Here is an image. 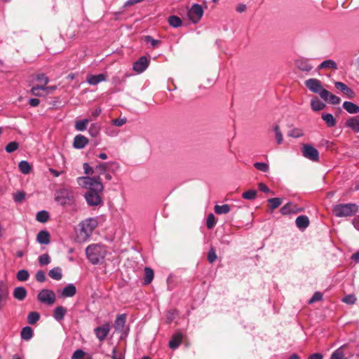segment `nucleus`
I'll list each match as a JSON object with an SVG mask.
<instances>
[{
	"label": "nucleus",
	"instance_id": "58836bf2",
	"mask_svg": "<svg viewBox=\"0 0 359 359\" xmlns=\"http://www.w3.org/2000/svg\"><path fill=\"white\" fill-rule=\"evenodd\" d=\"M346 348V346H341L339 348H337L336 351H334L330 359H345L344 358V349Z\"/></svg>",
	"mask_w": 359,
	"mask_h": 359
},
{
	"label": "nucleus",
	"instance_id": "bb28decb",
	"mask_svg": "<svg viewBox=\"0 0 359 359\" xmlns=\"http://www.w3.org/2000/svg\"><path fill=\"white\" fill-rule=\"evenodd\" d=\"M183 334L180 332L175 334L169 341V347L172 349L177 348L181 344Z\"/></svg>",
	"mask_w": 359,
	"mask_h": 359
},
{
	"label": "nucleus",
	"instance_id": "de8ad7c7",
	"mask_svg": "<svg viewBox=\"0 0 359 359\" xmlns=\"http://www.w3.org/2000/svg\"><path fill=\"white\" fill-rule=\"evenodd\" d=\"M41 90H45L44 85H36L33 86L30 90V93L34 96L41 97L42 93L40 92Z\"/></svg>",
	"mask_w": 359,
	"mask_h": 359
},
{
	"label": "nucleus",
	"instance_id": "f704fd0d",
	"mask_svg": "<svg viewBox=\"0 0 359 359\" xmlns=\"http://www.w3.org/2000/svg\"><path fill=\"white\" fill-rule=\"evenodd\" d=\"M168 22L169 25L174 28H177L180 27L182 24L181 18L177 15L170 16L168 19Z\"/></svg>",
	"mask_w": 359,
	"mask_h": 359
},
{
	"label": "nucleus",
	"instance_id": "cd10ccee",
	"mask_svg": "<svg viewBox=\"0 0 359 359\" xmlns=\"http://www.w3.org/2000/svg\"><path fill=\"white\" fill-rule=\"evenodd\" d=\"M343 107L349 114L359 113V106L352 102H344Z\"/></svg>",
	"mask_w": 359,
	"mask_h": 359
},
{
	"label": "nucleus",
	"instance_id": "e2e57ef3",
	"mask_svg": "<svg viewBox=\"0 0 359 359\" xmlns=\"http://www.w3.org/2000/svg\"><path fill=\"white\" fill-rule=\"evenodd\" d=\"M323 299V294L320 292H316L312 297L309 299V303L312 304Z\"/></svg>",
	"mask_w": 359,
	"mask_h": 359
},
{
	"label": "nucleus",
	"instance_id": "ddd939ff",
	"mask_svg": "<svg viewBox=\"0 0 359 359\" xmlns=\"http://www.w3.org/2000/svg\"><path fill=\"white\" fill-rule=\"evenodd\" d=\"M110 330V324L109 323H105L102 326L95 327L94 329V333L99 341H103L109 334Z\"/></svg>",
	"mask_w": 359,
	"mask_h": 359
},
{
	"label": "nucleus",
	"instance_id": "f8f14e48",
	"mask_svg": "<svg viewBox=\"0 0 359 359\" xmlns=\"http://www.w3.org/2000/svg\"><path fill=\"white\" fill-rule=\"evenodd\" d=\"M304 211L303 208L297 206L294 203L288 202L285 204L280 210L283 215H294Z\"/></svg>",
	"mask_w": 359,
	"mask_h": 359
},
{
	"label": "nucleus",
	"instance_id": "2eb2a0df",
	"mask_svg": "<svg viewBox=\"0 0 359 359\" xmlns=\"http://www.w3.org/2000/svg\"><path fill=\"white\" fill-rule=\"evenodd\" d=\"M305 86L313 93H318L320 96V92L324 88H322L321 82L317 79H309L305 81Z\"/></svg>",
	"mask_w": 359,
	"mask_h": 359
},
{
	"label": "nucleus",
	"instance_id": "69168bd1",
	"mask_svg": "<svg viewBox=\"0 0 359 359\" xmlns=\"http://www.w3.org/2000/svg\"><path fill=\"white\" fill-rule=\"evenodd\" d=\"M35 278L38 282L43 283L46 280L45 273L41 270L38 271L36 273Z\"/></svg>",
	"mask_w": 359,
	"mask_h": 359
},
{
	"label": "nucleus",
	"instance_id": "0eeeda50",
	"mask_svg": "<svg viewBox=\"0 0 359 359\" xmlns=\"http://www.w3.org/2000/svg\"><path fill=\"white\" fill-rule=\"evenodd\" d=\"M55 294L53 291L48 289L41 290L37 294V299L43 304L52 305L55 302Z\"/></svg>",
	"mask_w": 359,
	"mask_h": 359
},
{
	"label": "nucleus",
	"instance_id": "37998d69",
	"mask_svg": "<svg viewBox=\"0 0 359 359\" xmlns=\"http://www.w3.org/2000/svg\"><path fill=\"white\" fill-rule=\"evenodd\" d=\"M19 170L23 174H28L31 170V165L27 161H21L18 165Z\"/></svg>",
	"mask_w": 359,
	"mask_h": 359
},
{
	"label": "nucleus",
	"instance_id": "1a4fd4ad",
	"mask_svg": "<svg viewBox=\"0 0 359 359\" xmlns=\"http://www.w3.org/2000/svg\"><path fill=\"white\" fill-rule=\"evenodd\" d=\"M9 286L6 281L0 280V311L7 304L9 299Z\"/></svg>",
	"mask_w": 359,
	"mask_h": 359
},
{
	"label": "nucleus",
	"instance_id": "6e6552de",
	"mask_svg": "<svg viewBox=\"0 0 359 359\" xmlns=\"http://www.w3.org/2000/svg\"><path fill=\"white\" fill-rule=\"evenodd\" d=\"M302 151L303 156L306 158L313 162H318L319 161V152L313 146L309 144H304L302 146Z\"/></svg>",
	"mask_w": 359,
	"mask_h": 359
},
{
	"label": "nucleus",
	"instance_id": "c9c22d12",
	"mask_svg": "<svg viewBox=\"0 0 359 359\" xmlns=\"http://www.w3.org/2000/svg\"><path fill=\"white\" fill-rule=\"evenodd\" d=\"M144 283L145 285L149 284L154 279V271L149 268V267H145L144 268Z\"/></svg>",
	"mask_w": 359,
	"mask_h": 359
},
{
	"label": "nucleus",
	"instance_id": "09e8293b",
	"mask_svg": "<svg viewBox=\"0 0 359 359\" xmlns=\"http://www.w3.org/2000/svg\"><path fill=\"white\" fill-rule=\"evenodd\" d=\"M273 131L275 133V137H276L277 144H282L283 141V134L280 131V127L278 125H276L273 127Z\"/></svg>",
	"mask_w": 359,
	"mask_h": 359
},
{
	"label": "nucleus",
	"instance_id": "338daca9",
	"mask_svg": "<svg viewBox=\"0 0 359 359\" xmlns=\"http://www.w3.org/2000/svg\"><path fill=\"white\" fill-rule=\"evenodd\" d=\"M356 301L354 295H348L343 299V302L349 304H353Z\"/></svg>",
	"mask_w": 359,
	"mask_h": 359
},
{
	"label": "nucleus",
	"instance_id": "a19ab883",
	"mask_svg": "<svg viewBox=\"0 0 359 359\" xmlns=\"http://www.w3.org/2000/svg\"><path fill=\"white\" fill-rule=\"evenodd\" d=\"M49 217V213L46 210H41L37 212L36 219L39 222L45 223L48 220Z\"/></svg>",
	"mask_w": 359,
	"mask_h": 359
},
{
	"label": "nucleus",
	"instance_id": "5fc2aeb1",
	"mask_svg": "<svg viewBox=\"0 0 359 359\" xmlns=\"http://www.w3.org/2000/svg\"><path fill=\"white\" fill-rule=\"evenodd\" d=\"M18 147H19L18 142H17L15 141H13V142H9L6 146L5 150L8 153H12V152L15 151V150H17L18 149Z\"/></svg>",
	"mask_w": 359,
	"mask_h": 359
},
{
	"label": "nucleus",
	"instance_id": "f257e3e1",
	"mask_svg": "<svg viewBox=\"0 0 359 359\" xmlns=\"http://www.w3.org/2000/svg\"><path fill=\"white\" fill-rule=\"evenodd\" d=\"M85 252L88 260L92 264L97 265L104 262L107 254V248L100 243H94L89 245Z\"/></svg>",
	"mask_w": 359,
	"mask_h": 359
},
{
	"label": "nucleus",
	"instance_id": "a18cd8bd",
	"mask_svg": "<svg viewBox=\"0 0 359 359\" xmlns=\"http://www.w3.org/2000/svg\"><path fill=\"white\" fill-rule=\"evenodd\" d=\"M268 202L270 204L271 210H275L278 208L283 203V199L280 198H272L268 199Z\"/></svg>",
	"mask_w": 359,
	"mask_h": 359
},
{
	"label": "nucleus",
	"instance_id": "4c0bfd02",
	"mask_svg": "<svg viewBox=\"0 0 359 359\" xmlns=\"http://www.w3.org/2000/svg\"><path fill=\"white\" fill-rule=\"evenodd\" d=\"M88 123V118L76 121L75 123V129L78 131H84L86 130Z\"/></svg>",
	"mask_w": 359,
	"mask_h": 359
},
{
	"label": "nucleus",
	"instance_id": "680f3d73",
	"mask_svg": "<svg viewBox=\"0 0 359 359\" xmlns=\"http://www.w3.org/2000/svg\"><path fill=\"white\" fill-rule=\"evenodd\" d=\"M36 81L41 83V85L46 86L49 82V79L44 74H39L36 76Z\"/></svg>",
	"mask_w": 359,
	"mask_h": 359
},
{
	"label": "nucleus",
	"instance_id": "79ce46f5",
	"mask_svg": "<svg viewBox=\"0 0 359 359\" xmlns=\"http://www.w3.org/2000/svg\"><path fill=\"white\" fill-rule=\"evenodd\" d=\"M100 126L94 123L90 124V128L88 129V133L91 137H95L100 134Z\"/></svg>",
	"mask_w": 359,
	"mask_h": 359
},
{
	"label": "nucleus",
	"instance_id": "39448f33",
	"mask_svg": "<svg viewBox=\"0 0 359 359\" xmlns=\"http://www.w3.org/2000/svg\"><path fill=\"white\" fill-rule=\"evenodd\" d=\"M358 210L355 203H341L332 208L333 214L337 217H350L354 215Z\"/></svg>",
	"mask_w": 359,
	"mask_h": 359
},
{
	"label": "nucleus",
	"instance_id": "9b49d317",
	"mask_svg": "<svg viewBox=\"0 0 359 359\" xmlns=\"http://www.w3.org/2000/svg\"><path fill=\"white\" fill-rule=\"evenodd\" d=\"M102 192H93L87 191L84 194V198L89 206H97L103 203L100 194Z\"/></svg>",
	"mask_w": 359,
	"mask_h": 359
},
{
	"label": "nucleus",
	"instance_id": "774afa93",
	"mask_svg": "<svg viewBox=\"0 0 359 359\" xmlns=\"http://www.w3.org/2000/svg\"><path fill=\"white\" fill-rule=\"evenodd\" d=\"M112 123L114 126L121 127L126 123V118H116L112 121Z\"/></svg>",
	"mask_w": 359,
	"mask_h": 359
},
{
	"label": "nucleus",
	"instance_id": "dca6fc26",
	"mask_svg": "<svg viewBox=\"0 0 359 359\" xmlns=\"http://www.w3.org/2000/svg\"><path fill=\"white\" fill-rule=\"evenodd\" d=\"M110 165L114 168V170L119 168V165L116 162L100 163L95 168V172L97 173V176L100 177L101 175L105 174L110 170Z\"/></svg>",
	"mask_w": 359,
	"mask_h": 359
},
{
	"label": "nucleus",
	"instance_id": "c85d7f7f",
	"mask_svg": "<svg viewBox=\"0 0 359 359\" xmlns=\"http://www.w3.org/2000/svg\"><path fill=\"white\" fill-rule=\"evenodd\" d=\"M27 290L24 287L20 286L14 289L13 297L15 299L19 301H22L27 296Z\"/></svg>",
	"mask_w": 359,
	"mask_h": 359
},
{
	"label": "nucleus",
	"instance_id": "7c9ffc66",
	"mask_svg": "<svg viewBox=\"0 0 359 359\" xmlns=\"http://www.w3.org/2000/svg\"><path fill=\"white\" fill-rule=\"evenodd\" d=\"M311 109L315 111L323 110L325 107V104L320 101L318 97H315L311 101Z\"/></svg>",
	"mask_w": 359,
	"mask_h": 359
},
{
	"label": "nucleus",
	"instance_id": "603ef678",
	"mask_svg": "<svg viewBox=\"0 0 359 359\" xmlns=\"http://www.w3.org/2000/svg\"><path fill=\"white\" fill-rule=\"evenodd\" d=\"M254 167L264 172H267L269 170V165L264 162H256L254 163Z\"/></svg>",
	"mask_w": 359,
	"mask_h": 359
},
{
	"label": "nucleus",
	"instance_id": "4d7b16f0",
	"mask_svg": "<svg viewBox=\"0 0 359 359\" xmlns=\"http://www.w3.org/2000/svg\"><path fill=\"white\" fill-rule=\"evenodd\" d=\"M217 255L216 254L215 250L213 248H212L208 253V261L210 263H213L217 260Z\"/></svg>",
	"mask_w": 359,
	"mask_h": 359
},
{
	"label": "nucleus",
	"instance_id": "8fccbe9b",
	"mask_svg": "<svg viewBox=\"0 0 359 359\" xmlns=\"http://www.w3.org/2000/svg\"><path fill=\"white\" fill-rule=\"evenodd\" d=\"M257 191L255 189H250L242 194V197L246 200H254L257 196Z\"/></svg>",
	"mask_w": 359,
	"mask_h": 359
},
{
	"label": "nucleus",
	"instance_id": "5701e85b",
	"mask_svg": "<svg viewBox=\"0 0 359 359\" xmlns=\"http://www.w3.org/2000/svg\"><path fill=\"white\" fill-rule=\"evenodd\" d=\"M296 226L300 229V230H304L306 229L310 224V221L309 217L306 215H300L298 216L295 220Z\"/></svg>",
	"mask_w": 359,
	"mask_h": 359
},
{
	"label": "nucleus",
	"instance_id": "c756f323",
	"mask_svg": "<svg viewBox=\"0 0 359 359\" xmlns=\"http://www.w3.org/2000/svg\"><path fill=\"white\" fill-rule=\"evenodd\" d=\"M321 118L325 122L327 126L329 128H332L336 126V119L331 114L323 113L321 114Z\"/></svg>",
	"mask_w": 359,
	"mask_h": 359
},
{
	"label": "nucleus",
	"instance_id": "a878e982",
	"mask_svg": "<svg viewBox=\"0 0 359 359\" xmlns=\"http://www.w3.org/2000/svg\"><path fill=\"white\" fill-rule=\"evenodd\" d=\"M345 126L351 128L354 132L359 133V116L348 119L345 123Z\"/></svg>",
	"mask_w": 359,
	"mask_h": 359
},
{
	"label": "nucleus",
	"instance_id": "423d86ee",
	"mask_svg": "<svg viewBox=\"0 0 359 359\" xmlns=\"http://www.w3.org/2000/svg\"><path fill=\"white\" fill-rule=\"evenodd\" d=\"M126 318L127 315L126 313H122L118 315L114 320V330L116 332L120 334L121 339L126 338L130 332L129 326L126 325Z\"/></svg>",
	"mask_w": 359,
	"mask_h": 359
},
{
	"label": "nucleus",
	"instance_id": "f3484780",
	"mask_svg": "<svg viewBox=\"0 0 359 359\" xmlns=\"http://www.w3.org/2000/svg\"><path fill=\"white\" fill-rule=\"evenodd\" d=\"M320 97L332 104H338L341 102L340 97L332 94L326 89H323V90L320 92Z\"/></svg>",
	"mask_w": 359,
	"mask_h": 359
},
{
	"label": "nucleus",
	"instance_id": "9d476101",
	"mask_svg": "<svg viewBox=\"0 0 359 359\" xmlns=\"http://www.w3.org/2000/svg\"><path fill=\"white\" fill-rule=\"evenodd\" d=\"M203 13V7L198 4H194L188 11V16L191 22L196 24L200 21Z\"/></svg>",
	"mask_w": 359,
	"mask_h": 359
},
{
	"label": "nucleus",
	"instance_id": "052dcab7",
	"mask_svg": "<svg viewBox=\"0 0 359 359\" xmlns=\"http://www.w3.org/2000/svg\"><path fill=\"white\" fill-rule=\"evenodd\" d=\"M83 169L87 176L92 175L95 172V168H93L88 163L83 164Z\"/></svg>",
	"mask_w": 359,
	"mask_h": 359
},
{
	"label": "nucleus",
	"instance_id": "4be33fe9",
	"mask_svg": "<svg viewBox=\"0 0 359 359\" xmlns=\"http://www.w3.org/2000/svg\"><path fill=\"white\" fill-rule=\"evenodd\" d=\"M76 293V287L73 283H69L61 291L60 297L63 298L72 297Z\"/></svg>",
	"mask_w": 359,
	"mask_h": 359
},
{
	"label": "nucleus",
	"instance_id": "a211bd4d",
	"mask_svg": "<svg viewBox=\"0 0 359 359\" xmlns=\"http://www.w3.org/2000/svg\"><path fill=\"white\" fill-rule=\"evenodd\" d=\"M334 86L344 93L348 99H353L355 97L354 91L345 83L340 81H336L334 83Z\"/></svg>",
	"mask_w": 359,
	"mask_h": 359
},
{
	"label": "nucleus",
	"instance_id": "aec40b11",
	"mask_svg": "<svg viewBox=\"0 0 359 359\" xmlns=\"http://www.w3.org/2000/svg\"><path fill=\"white\" fill-rule=\"evenodd\" d=\"M107 76L104 74H99L97 75L88 74L86 76V82L91 85L95 86L102 81H106Z\"/></svg>",
	"mask_w": 359,
	"mask_h": 359
},
{
	"label": "nucleus",
	"instance_id": "412c9836",
	"mask_svg": "<svg viewBox=\"0 0 359 359\" xmlns=\"http://www.w3.org/2000/svg\"><path fill=\"white\" fill-rule=\"evenodd\" d=\"M294 64L297 68L303 72H308L313 69V66L309 63V60L305 58L296 60Z\"/></svg>",
	"mask_w": 359,
	"mask_h": 359
},
{
	"label": "nucleus",
	"instance_id": "e433bc0d",
	"mask_svg": "<svg viewBox=\"0 0 359 359\" xmlns=\"http://www.w3.org/2000/svg\"><path fill=\"white\" fill-rule=\"evenodd\" d=\"M214 210L217 215H222L229 213L231 209L228 204H224L222 205H216Z\"/></svg>",
	"mask_w": 359,
	"mask_h": 359
},
{
	"label": "nucleus",
	"instance_id": "6ab92c4d",
	"mask_svg": "<svg viewBox=\"0 0 359 359\" xmlns=\"http://www.w3.org/2000/svg\"><path fill=\"white\" fill-rule=\"evenodd\" d=\"M88 139L81 134L76 135L74 138L73 147L75 149H83L88 144Z\"/></svg>",
	"mask_w": 359,
	"mask_h": 359
},
{
	"label": "nucleus",
	"instance_id": "6e6d98bb",
	"mask_svg": "<svg viewBox=\"0 0 359 359\" xmlns=\"http://www.w3.org/2000/svg\"><path fill=\"white\" fill-rule=\"evenodd\" d=\"M50 262V257L48 254H43L39 257V263L41 266L48 265Z\"/></svg>",
	"mask_w": 359,
	"mask_h": 359
},
{
	"label": "nucleus",
	"instance_id": "13d9d810",
	"mask_svg": "<svg viewBox=\"0 0 359 359\" xmlns=\"http://www.w3.org/2000/svg\"><path fill=\"white\" fill-rule=\"evenodd\" d=\"M25 197V194L23 191H17L13 194V200L16 203L22 202Z\"/></svg>",
	"mask_w": 359,
	"mask_h": 359
},
{
	"label": "nucleus",
	"instance_id": "72a5a7b5",
	"mask_svg": "<svg viewBox=\"0 0 359 359\" xmlns=\"http://www.w3.org/2000/svg\"><path fill=\"white\" fill-rule=\"evenodd\" d=\"M325 68L337 69V65L332 60H326L321 62L320 65L318 66V69Z\"/></svg>",
	"mask_w": 359,
	"mask_h": 359
},
{
	"label": "nucleus",
	"instance_id": "b1692460",
	"mask_svg": "<svg viewBox=\"0 0 359 359\" xmlns=\"http://www.w3.org/2000/svg\"><path fill=\"white\" fill-rule=\"evenodd\" d=\"M67 311V310L65 307L62 306H57L56 308H55L53 313L54 319L57 322L62 321V320H64Z\"/></svg>",
	"mask_w": 359,
	"mask_h": 359
},
{
	"label": "nucleus",
	"instance_id": "864d4df0",
	"mask_svg": "<svg viewBox=\"0 0 359 359\" xmlns=\"http://www.w3.org/2000/svg\"><path fill=\"white\" fill-rule=\"evenodd\" d=\"M216 224L215 217L212 213L208 215L206 226L208 229H212Z\"/></svg>",
	"mask_w": 359,
	"mask_h": 359
},
{
	"label": "nucleus",
	"instance_id": "0e129e2a",
	"mask_svg": "<svg viewBox=\"0 0 359 359\" xmlns=\"http://www.w3.org/2000/svg\"><path fill=\"white\" fill-rule=\"evenodd\" d=\"M85 355V352L81 349L76 350L72 355L71 359H82Z\"/></svg>",
	"mask_w": 359,
	"mask_h": 359
},
{
	"label": "nucleus",
	"instance_id": "ea45409f",
	"mask_svg": "<svg viewBox=\"0 0 359 359\" xmlns=\"http://www.w3.org/2000/svg\"><path fill=\"white\" fill-rule=\"evenodd\" d=\"M39 319L40 314L36 311L30 312L27 317V323L29 325L35 324L36 322L39 320Z\"/></svg>",
	"mask_w": 359,
	"mask_h": 359
},
{
	"label": "nucleus",
	"instance_id": "3c124183",
	"mask_svg": "<svg viewBox=\"0 0 359 359\" xmlns=\"http://www.w3.org/2000/svg\"><path fill=\"white\" fill-rule=\"evenodd\" d=\"M287 135L294 138H298L302 137L304 133L300 128H292L288 132Z\"/></svg>",
	"mask_w": 359,
	"mask_h": 359
},
{
	"label": "nucleus",
	"instance_id": "f03ea898",
	"mask_svg": "<svg viewBox=\"0 0 359 359\" xmlns=\"http://www.w3.org/2000/svg\"><path fill=\"white\" fill-rule=\"evenodd\" d=\"M97 225V222L94 218H88L82 221L79 225V230L76 231V241L80 243L87 241Z\"/></svg>",
	"mask_w": 359,
	"mask_h": 359
},
{
	"label": "nucleus",
	"instance_id": "7ed1b4c3",
	"mask_svg": "<svg viewBox=\"0 0 359 359\" xmlns=\"http://www.w3.org/2000/svg\"><path fill=\"white\" fill-rule=\"evenodd\" d=\"M76 181L81 187L86 189L88 191H92L93 192H102L104 190V186L100 176L79 177L76 179Z\"/></svg>",
	"mask_w": 359,
	"mask_h": 359
},
{
	"label": "nucleus",
	"instance_id": "393cba45",
	"mask_svg": "<svg viewBox=\"0 0 359 359\" xmlns=\"http://www.w3.org/2000/svg\"><path fill=\"white\" fill-rule=\"evenodd\" d=\"M36 241L40 244H48L50 243V233L46 230L40 231L36 236Z\"/></svg>",
	"mask_w": 359,
	"mask_h": 359
},
{
	"label": "nucleus",
	"instance_id": "473e14b6",
	"mask_svg": "<svg viewBox=\"0 0 359 359\" xmlns=\"http://www.w3.org/2000/svg\"><path fill=\"white\" fill-rule=\"evenodd\" d=\"M48 275L53 280H60L62 278V269L59 266L54 267L49 271Z\"/></svg>",
	"mask_w": 359,
	"mask_h": 359
},
{
	"label": "nucleus",
	"instance_id": "4468645a",
	"mask_svg": "<svg viewBox=\"0 0 359 359\" xmlns=\"http://www.w3.org/2000/svg\"><path fill=\"white\" fill-rule=\"evenodd\" d=\"M149 62V60L146 56H141L133 63V69L137 73L141 74L147 69Z\"/></svg>",
	"mask_w": 359,
	"mask_h": 359
},
{
	"label": "nucleus",
	"instance_id": "20e7f679",
	"mask_svg": "<svg viewBox=\"0 0 359 359\" xmlns=\"http://www.w3.org/2000/svg\"><path fill=\"white\" fill-rule=\"evenodd\" d=\"M55 201L62 207L74 206L75 197L72 190L66 188L57 190L55 194Z\"/></svg>",
	"mask_w": 359,
	"mask_h": 359
},
{
	"label": "nucleus",
	"instance_id": "bf43d9fd",
	"mask_svg": "<svg viewBox=\"0 0 359 359\" xmlns=\"http://www.w3.org/2000/svg\"><path fill=\"white\" fill-rule=\"evenodd\" d=\"M144 41L147 43H150L151 46L154 48L156 47L158 44H160L161 41L157 39H154L151 36H146Z\"/></svg>",
	"mask_w": 359,
	"mask_h": 359
},
{
	"label": "nucleus",
	"instance_id": "c03bdc74",
	"mask_svg": "<svg viewBox=\"0 0 359 359\" xmlns=\"http://www.w3.org/2000/svg\"><path fill=\"white\" fill-rule=\"evenodd\" d=\"M29 277V273L27 270L26 269H21L18 271L16 274V278L19 281H26L28 280Z\"/></svg>",
	"mask_w": 359,
	"mask_h": 359
},
{
	"label": "nucleus",
	"instance_id": "49530a36",
	"mask_svg": "<svg viewBox=\"0 0 359 359\" xmlns=\"http://www.w3.org/2000/svg\"><path fill=\"white\" fill-rule=\"evenodd\" d=\"M179 315V312L176 309H171L166 313V322L170 323Z\"/></svg>",
	"mask_w": 359,
	"mask_h": 359
},
{
	"label": "nucleus",
	"instance_id": "2f4dec72",
	"mask_svg": "<svg viewBox=\"0 0 359 359\" xmlns=\"http://www.w3.org/2000/svg\"><path fill=\"white\" fill-rule=\"evenodd\" d=\"M34 335L33 330L29 326L23 327L20 332V337L22 339L28 341L32 338Z\"/></svg>",
	"mask_w": 359,
	"mask_h": 359
}]
</instances>
